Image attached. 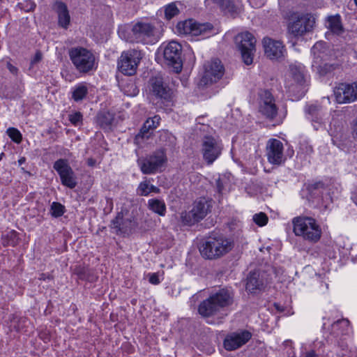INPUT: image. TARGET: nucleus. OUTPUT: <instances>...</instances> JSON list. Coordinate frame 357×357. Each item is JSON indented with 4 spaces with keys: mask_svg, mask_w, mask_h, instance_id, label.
Returning a JSON list of instances; mask_svg holds the SVG:
<instances>
[{
    "mask_svg": "<svg viewBox=\"0 0 357 357\" xmlns=\"http://www.w3.org/2000/svg\"><path fill=\"white\" fill-rule=\"evenodd\" d=\"M160 118L158 116H155L152 119H147L144 123V129L152 130L155 128L159 123Z\"/></svg>",
    "mask_w": 357,
    "mask_h": 357,
    "instance_id": "obj_40",
    "label": "nucleus"
},
{
    "mask_svg": "<svg viewBox=\"0 0 357 357\" xmlns=\"http://www.w3.org/2000/svg\"><path fill=\"white\" fill-rule=\"evenodd\" d=\"M137 191L140 196H148L151 192L159 193L160 189L153 185H150L147 181H143L139 183Z\"/></svg>",
    "mask_w": 357,
    "mask_h": 357,
    "instance_id": "obj_30",
    "label": "nucleus"
},
{
    "mask_svg": "<svg viewBox=\"0 0 357 357\" xmlns=\"http://www.w3.org/2000/svg\"><path fill=\"white\" fill-rule=\"evenodd\" d=\"M52 8L57 13L59 25L64 29H67L70 21L67 6L63 2L56 1Z\"/></svg>",
    "mask_w": 357,
    "mask_h": 357,
    "instance_id": "obj_26",
    "label": "nucleus"
},
{
    "mask_svg": "<svg viewBox=\"0 0 357 357\" xmlns=\"http://www.w3.org/2000/svg\"><path fill=\"white\" fill-rule=\"evenodd\" d=\"M326 26L333 34L340 35L344 32L341 17L339 15L328 17Z\"/></svg>",
    "mask_w": 357,
    "mask_h": 357,
    "instance_id": "obj_27",
    "label": "nucleus"
},
{
    "mask_svg": "<svg viewBox=\"0 0 357 357\" xmlns=\"http://www.w3.org/2000/svg\"><path fill=\"white\" fill-rule=\"evenodd\" d=\"M69 56L79 73H86L94 69L95 56L87 49L81 47H73L69 50Z\"/></svg>",
    "mask_w": 357,
    "mask_h": 357,
    "instance_id": "obj_6",
    "label": "nucleus"
},
{
    "mask_svg": "<svg viewBox=\"0 0 357 357\" xmlns=\"http://www.w3.org/2000/svg\"><path fill=\"white\" fill-rule=\"evenodd\" d=\"M87 165L90 167H93L96 164V160L92 158H89L87 159Z\"/></svg>",
    "mask_w": 357,
    "mask_h": 357,
    "instance_id": "obj_52",
    "label": "nucleus"
},
{
    "mask_svg": "<svg viewBox=\"0 0 357 357\" xmlns=\"http://www.w3.org/2000/svg\"><path fill=\"white\" fill-rule=\"evenodd\" d=\"M315 24V19L309 13H294L289 18L288 33L299 39L311 32Z\"/></svg>",
    "mask_w": 357,
    "mask_h": 357,
    "instance_id": "obj_5",
    "label": "nucleus"
},
{
    "mask_svg": "<svg viewBox=\"0 0 357 357\" xmlns=\"http://www.w3.org/2000/svg\"><path fill=\"white\" fill-rule=\"evenodd\" d=\"M113 121V114L108 112H101L97 116V123L103 129H109Z\"/></svg>",
    "mask_w": 357,
    "mask_h": 357,
    "instance_id": "obj_29",
    "label": "nucleus"
},
{
    "mask_svg": "<svg viewBox=\"0 0 357 357\" xmlns=\"http://www.w3.org/2000/svg\"><path fill=\"white\" fill-rule=\"evenodd\" d=\"M267 215L262 212L256 213L253 215V221L259 226L263 227L268 222Z\"/></svg>",
    "mask_w": 357,
    "mask_h": 357,
    "instance_id": "obj_38",
    "label": "nucleus"
},
{
    "mask_svg": "<svg viewBox=\"0 0 357 357\" xmlns=\"http://www.w3.org/2000/svg\"><path fill=\"white\" fill-rule=\"evenodd\" d=\"M283 144L277 139H271L266 144L268 161L273 165H280L284 161Z\"/></svg>",
    "mask_w": 357,
    "mask_h": 357,
    "instance_id": "obj_21",
    "label": "nucleus"
},
{
    "mask_svg": "<svg viewBox=\"0 0 357 357\" xmlns=\"http://www.w3.org/2000/svg\"><path fill=\"white\" fill-rule=\"evenodd\" d=\"M263 45L265 54L270 59L278 60L284 56L286 50L281 41L265 38L263 40Z\"/></svg>",
    "mask_w": 357,
    "mask_h": 357,
    "instance_id": "obj_25",
    "label": "nucleus"
},
{
    "mask_svg": "<svg viewBox=\"0 0 357 357\" xmlns=\"http://www.w3.org/2000/svg\"><path fill=\"white\" fill-rule=\"evenodd\" d=\"M318 352L313 348H312L310 351H307L303 354L305 357H317Z\"/></svg>",
    "mask_w": 357,
    "mask_h": 357,
    "instance_id": "obj_48",
    "label": "nucleus"
},
{
    "mask_svg": "<svg viewBox=\"0 0 357 357\" xmlns=\"http://www.w3.org/2000/svg\"><path fill=\"white\" fill-rule=\"evenodd\" d=\"M26 6L24 8V7H22V3H20L19 4V6L22 8V9H24L25 11L26 12H29V11H31V10H33L35 7H36V5L33 2L31 1H26Z\"/></svg>",
    "mask_w": 357,
    "mask_h": 357,
    "instance_id": "obj_45",
    "label": "nucleus"
},
{
    "mask_svg": "<svg viewBox=\"0 0 357 357\" xmlns=\"http://www.w3.org/2000/svg\"><path fill=\"white\" fill-rule=\"evenodd\" d=\"M129 90L124 89V93L128 96H136L139 93V89L137 88L135 84L131 83L128 86Z\"/></svg>",
    "mask_w": 357,
    "mask_h": 357,
    "instance_id": "obj_41",
    "label": "nucleus"
},
{
    "mask_svg": "<svg viewBox=\"0 0 357 357\" xmlns=\"http://www.w3.org/2000/svg\"><path fill=\"white\" fill-rule=\"evenodd\" d=\"M135 227V222L130 217L124 216L123 212L118 213L111 221L110 228L117 235L129 234Z\"/></svg>",
    "mask_w": 357,
    "mask_h": 357,
    "instance_id": "obj_23",
    "label": "nucleus"
},
{
    "mask_svg": "<svg viewBox=\"0 0 357 357\" xmlns=\"http://www.w3.org/2000/svg\"><path fill=\"white\" fill-rule=\"evenodd\" d=\"M324 345V344L322 341L316 340L310 345V347L314 349L317 352H319Z\"/></svg>",
    "mask_w": 357,
    "mask_h": 357,
    "instance_id": "obj_46",
    "label": "nucleus"
},
{
    "mask_svg": "<svg viewBox=\"0 0 357 357\" xmlns=\"http://www.w3.org/2000/svg\"><path fill=\"white\" fill-rule=\"evenodd\" d=\"M142 57L141 52L136 50L123 52L119 59L118 68L125 75H134Z\"/></svg>",
    "mask_w": 357,
    "mask_h": 357,
    "instance_id": "obj_12",
    "label": "nucleus"
},
{
    "mask_svg": "<svg viewBox=\"0 0 357 357\" xmlns=\"http://www.w3.org/2000/svg\"><path fill=\"white\" fill-rule=\"evenodd\" d=\"M149 281L153 284H158L160 283L159 276L158 273H150L149 274Z\"/></svg>",
    "mask_w": 357,
    "mask_h": 357,
    "instance_id": "obj_44",
    "label": "nucleus"
},
{
    "mask_svg": "<svg viewBox=\"0 0 357 357\" xmlns=\"http://www.w3.org/2000/svg\"><path fill=\"white\" fill-rule=\"evenodd\" d=\"M356 5L357 6V0H354Z\"/></svg>",
    "mask_w": 357,
    "mask_h": 357,
    "instance_id": "obj_60",
    "label": "nucleus"
},
{
    "mask_svg": "<svg viewBox=\"0 0 357 357\" xmlns=\"http://www.w3.org/2000/svg\"><path fill=\"white\" fill-rule=\"evenodd\" d=\"M7 67H8V69L9 70V71L12 74H13V75H16L17 74L18 70H17V68L15 66H13L10 63H7Z\"/></svg>",
    "mask_w": 357,
    "mask_h": 357,
    "instance_id": "obj_51",
    "label": "nucleus"
},
{
    "mask_svg": "<svg viewBox=\"0 0 357 357\" xmlns=\"http://www.w3.org/2000/svg\"><path fill=\"white\" fill-rule=\"evenodd\" d=\"M148 208L153 212L160 216H164L166 213V205L163 200L158 199H151L148 201Z\"/></svg>",
    "mask_w": 357,
    "mask_h": 357,
    "instance_id": "obj_28",
    "label": "nucleus"
},
{
    "mask_svg": "<svg viewBox=\"0 0 357 357\" xmlns=\"http://www.w3.org/2000/svg\"><path fill=\"white\" fill-rule=\"evenodd\" d=\"M235 43L241 51L243 62L246 65L252 64L256 51L255 36L248 31L240 33L235 37Z\"/></svg>",
    "mask_w": 357,
    "mask_h": 357,
    "instance_id": "obj_8",
    "label": "nucleus"
},
{
    "mask_svg": "<svg viewBox=\"0 0 357 357\" xmlns=\"http://www.w3.org/2000/svg\"><path fill=\"white\" fill-rule=\"evenodd\" d=\"M76 273L77 275H79V278L84 279L85 278V276H84L85 268H84V267H78L76 269Z\"/></svg>",
    "mask_w": 357,
    "mask_h": 357,
    "instance_id": "obj_49",
    "label": "nucleus"
},
{
    "mask_svg": "<svg viewBox=\"0 0 357 357\" xmlns=\"http://www.w3.org/2000/svg\"><path fill=\"white\" fill-rule=\"evenodd\" d=\"M24 160H25L24 158H21L20 160H19L20 164H22Z\"/></svg>",
    "mask_w": 357,
    "mask_h": 357,
    "instance_id": "obj_55",
    "label": "nucleus"
},
{
    "mask_svg": "<svg viewBox=\"0 0 357 357\" xmlns=\"http://www.w3.org/2000/svg\"><path fill=\"white\" fill-rule=\"evenodd\" d=\"M349 321L347 319H339L327 326V323L324 321L322 324V329L324 333H328L329 335L326 336L327 341H332V338H338L340 336L349 335L351 331Z\"/></svg>",
    "mask_w": 357,
    "mask_h": 357,
    "instance_id": "obj_18",
    "label": "nucleus"
},
{
    "mask_svg": "<svg viewBox=\"0 0 357 357\" xmlns=\"http://www.w3.org/2000/svg\"><path fill=\"white\" fill-rule=\"evenodd\" d=\"M306 75L305 66L300 63L289 65V73L285 81V87L296 99L304 96L306 89Z\"/></svg>",
    "mask_w": 357,
    "mask_h": 357,
    "instance_id": "obj_2",
    "label": "nucleus"
},
{
    "mask_svg": "<svg viewBox=\"0 0 357 357\" xmlns=\"http://www.w3.org/2000/svg\"><path fill=\"white\" fill-rule=\"evenodd\" d=\"M150 91L155 98L163 101H169L172 96L170 89L164 83L161 76H155L150 79Z\"/></svg>",
    "mask_w": 357,
    "mask_h": 357,
    "instance_id": "obj_22",
    "label": "nucleus"
},
{
    "mask_svg": "<svg viewBox=\"0 0 357 357\" xmlns=\"http://www.w3.org/2000/svg\"><path fill=\"white\" fill-rule=\"evenodd\" d=\"M65 211L64 206L59 202H53L51 205V214L54 217L61 216Z\"/></svg>",
    "mask_w": 357,
    "mask_h": 357,
    "instance_id": "obj_35",
    "label": "nucleus"
},
{
    "mask_svg": "<svg viewBox=\"0 0 357 357\" xmlns=\"http://www.w3.org/2000/svg\"><path fill=\"white\" fill-rule=\"evenodd\" d=\"M18 234L14 230L9 231L6 234L3 235V238H7L6 244L8 245L14 246L17 241Z\"/></svg>",
    "mask_w": 357,
    "mask_h": 357,
    "instance_id": "obj_37",
    "label": "nucleus"
},
{
    "mask_svg": "<svg viewBox=\"0 0 357 357\" xmlns=\"http://www.w3.org/2000/svg\"><path fill=\"white\" fill-rule=\"evenodd\" d=\"M233 243L222 235H212L199 248L201 255L209 259L219 258L231 250Z\"/></svg>",
    "mask_w": 357,
    "mask_h": 357,
    "instance_id": "obj_3",
    "label": "nucleus"
},
{
    "mask_svg": "<svg viewBox=\"0 0 357 357\" xmlns=\"http://www.w3.org/2000/svg\"><path fill=\"white\" fill-rule=\"evenodd\" d=\"M179 13L176 3H171L165 6V15L167 20H171Z\"/></svg>",
    "mask_w": 357,
    "mask_h": 357,
    "instance_id": "obj_33",
    "label": "nucleus"
},
{
    "mask_svg": "<svg viewBox=\"0 0 357 357\" xmlns=\"http://www.w3.org/2000/svg\"><path fill=\"white\" fill-rule=\"evenodd\" d=\"M88 93V88L84 83H81L77 85L73 91V98L75 101H79Z\"/></svg>",
    "mask_w": 357,
    "mask_h": 357,
    "instance_id": "obj_32",
    "label": "nucleus"
},
{
    "mask_svg": "<svg viewBox=\"0 0 357 357\" xmlns=\"http://www.w3.org/2000/svg\"><path fill=\"white\" fill-rule=\"evenodd\" d=\"M278 108L272 93L268 90L259 93V112L266 119L273 120L278 114Z\"/></svg>",
    "mask_w": 357,
    "mask_h": 357,
    "instance_id": "obj_16",
    "label": "nucleus"
},
{
    "mask_svg": "<svg viewBox=\"0 0 357 357\" xmlns=\"http://www.w3.org/2000/svg\"><path fill=\"white\" fill-rule=\"evenodd\" d=\"M3 155V153H1V154L0 155V160H1V158H2V155Z\"/></svg>",
    "mask_w": 357,
    "mask_h": 357,
    "instance_id": "obj_58",
    "label": "nucleus"
},
{
    "mask_svg": "<svg viewBox=\"0 0 357 357\" xmlns=\"http://www.w3.org/2000/svg\"><path fill=\"white\" fill-rule=\"evenodd\" d=\"M335 100L339 104L350 103L357 100V82L340 84L334 90Z\"/></svg>",
    "mask_w": 357,
    "mask_h": 357,
    "instance_id": "obj_17",
    "label": "nucleus"
},
{
    "mask_svg": "<svg viewBox=\"0 0 357 357\" xmlns=\"http://www.w3.org/2000/svg\"><path fill=\"white\" fill-rule=\"evenodd\" d=\"M307 111L309 114L311 115V121L312 122L313 126L316 130H318L319 127L322 123V118L320 116L318 108L317 106L310 105L308 107Z\"/></svg>",
    "mask_w": 357,
    "mask_h": 357,
    "instance_id": "obj_31",
    "label": "nucleus"
},
{
    "mask_svg": "<svg viewBox=\"0 0 357 357\" xmlns=\"http://www.w3.org/2000/svg\"><path fill=\"white\" fill-rule=\"evenodd\" d=\"M167 160L165 151L159 149L146 157L139 158L137 163L144 174H153L162 171Z\"/></svg>",
    "mask_w": 357,
    "mask_h": 357,
    "instance_id": "obj_7",
    "label": "nucleus"
},
{
    "mask_svg": "<svg viewBox=\"0 0 357 357\" xmlns=\"http://www.w3.org/2000/svg\"><path fill=\"white\" fill-rule=\"evenodd\" d=\"M324 45V43L323 42H317L312 47V51L314 54H316L317 52L320 51Z\"/></svg>",
    "mask_w": 357,
    "mask_h": 357,
    "instance_id": "obj_47",
    "label": "nucleus"
},
{
    "mask_svg": "<svg viewBox=\"0 0 357 357\" xmlns=\"http://www.w3.org/2000/svg\"><path fill=\"white\" fill-rule=\"evenodd\" d=\"M234 303V292L229 289H221L212 294L199 305V313L203 317L216 314L222 309L231 305Z\"/></svg>",
    "mask_w": 357,
    "mask_h": 357,
    "instance_id": "obj_1",
    "label": "nucleus"
},
{
    "mask_svg": "<svg viewBox=\"0 0 357 357\" xmlns=\"http://www.w3.org/2000/svg\"><path fill=\"white\" fill-rule=\"evenodd\" d=\"M294 232L310 242H317L321 236V229L315 219L307 216L296 217L292 220Z\"/></svg>",
    "mask_w": 357,
    "mask_h": 357,
    "instance_id": "obj_4",
    "label": "nucleus"
},
{
    "mask_svg": "<svg viewBox=\"0 0 357 357\" xmlns=\"http://www.w3.org/2000/svg\"><path fill=\"white\" fill-rule=\"evenodd\" d=\"M215 183H216V188H217L218 192L219 193H221L222 191V189H223V185H222L221 180L220 178L217 179L215 181Z\"/></svg>",
    "mask_w": 357,
    "mask_h": 357,
    "instance_id": "obj_50",
    "label": "nucleus"
},
{
    "mask_svg": "<svg viewBox=\"0 0 357 357\" xmlns=\"http://www.w3.org/2000/svg\"><path fill=\"white\" fill-rule=\"evenodd\" d=\"M222 143L211 136L203 138L200 151L204 160L208 165H212L221 155L222 151Z\"/></svg>",
    "mask_w": 357,
    "mask_h": 357,
    "instance_id": "obj_10",
    "label": "nucleus"
},
{
    "mask_svg": "<svg viewBox=\"0 0 357 357\" xmlns=\"http://www.w3.org/2000/svg\"><path fill=\"white\" fill-rule=\"evenodd\" d=\"M289 343H291V341H290V340H286V341L284 342V344H285L286 345H287Z\"/></svg>",
    "mask_w": 357,
    "mask_h": 357,
    "instance_id": "obj_56",
    "label": "nucleus"
},
{
    "mask_svg": "<svg viewBox=\"0 0 357 357\" xmlns=\"http://www.w3.org/2000/svg\"><path fill=\"white\" fill-rule=\"evenodd\" d=\"M69 121L75 126H78L82 124V114L79 112H76L69 114Z\"/></svg>",
    "mask_w": 357,
    "mask_h": 357,
    "instance_id": "obj_39",
    "label": "nucleus"
},
{
    "mask_svg": "<svg viewBox=\"0 0 357 357\" xmlns=\"http://www.w3.org/2000/svg\"><path fill=\"white\" fill-rule=\"evenodd\" d=\"M324 321H326V320H328V319H326V317H324Z\"/></svg>",
    "mask_w": 357,
    "mask_h": 357,
    "instance_id": "obj_59",
    "label": "nucleus"
},
{
    "mask_svg": "<svg viewBox=\"0 0 357 357\" xmlns=\"http://www.w3.org/2000/svg\"><path fill=\"white\" fill-rule=\"evenodd\" d=\"M213 2L218 4L223 10L228 12L233 13L235 11V6L231 0H212Z\"/></svg>",
    "mask_w": 357,
    "mask_h": 357,
    "instance_id": "obj_34",
    "label": "nucleus"
},
{
    "mask_svg": "<svg viewBox=\"0 0 357 357\" xmlns=\"http://www.w3.org/2000/svg\"><path fill=\"white\" fill-rule=\"evenodd\" d=\"M149 130H148V129H144V126H143L142 129L140 130V132L136 136V139H139V138L149 139L151 135Z\"/></svg>",
    "mask_w": 357,
    "mask_h": 357,
    "instance_id": "obj_43",
    "label": "nucleus"
},
{
    "mask_svg": "<svg viewBox=\"0 0 357 357\" xmlns=\"http://www.w3.org/2000/svg\"><path fill=\"white\" fill-rule=\"evenodd\" d=\"M154 27L146 22H137L132 28L130 42H135L142 44L154 43Z\"/></svg>",
    "mask_w": 357,
    "mask_h": 357,
    "instance_id": "obj_13",
    "label": "nucleus"
},
{
    "mask_svg": "<svg viewBox=\"0 0 357 357\" xmlns=\"http://www.w3.org/2000/svg\"><path fill=\"white\" fill-rule=\"evenodd\" d=\"M8 135L15 143H20L22 139V136L20 132L15 128H9L6 131Z\"/></svg>",
    "mask_w": 357,
    "mask_h": 357,
    "instance_id": "obj_36",
    "label": "nucleus"
},
{
    "mask_svg": "<svg viewBox=\"0 0 357 357\" xmlns=\"http://www.w3.org/2000/svg\"><path fill=\"white\" fill-rule=\"evenodd\" d=\"M324 67L325 68H328H328H331L333 66H328L327 64H325Z\"/></svg>",
    "mask_w": 357,
    "mask_h": 357,
    "instance_id": "obj_57",
    "label": "nucleus"
},
{
    "mask_svg": "<svg viewBox=\"0 0 357 357\" xmlns=\"http://www.w3.org/2000/svg\"><path fill=\"white\" fill-rule=\"evenodd\" d=\"M211 202L206 198H200L196 200L191 211L182 213L183 222L188 225H192L202 220L210 211Z\"/></svg>",
    "mask_w": 357,
    "mask_h": 357,
    "instance_id": "obj_11",
    "label": "nucleus"
},
{
    "mask_svg": "<svg viewBox=\"0 0 357 357\" xmlns=\"http://www.w3.org/2000/svg\"><path fill=\"white\" fill-rule=\"evenodd\" d=\"M53 167L59 175L63 185L70 189L76 187L77 184V177L67 160H57L54 162Z\"/></svg>",
    "mask_w": 357,
    "mask_h": 357,
    "instance_id": "obj_14",
    "label": "nucleus"
},
{
    "mask_svg": "<svg viewBox=\"0 0 357 357\" xmlns=\"http://www.w3.org/2000/svg\"><path fill=\"white\" fill-rule=\"evenodd\" d=\"M107 202L109 204V210L111 211L113 208V202L111 199H107Z\"/></svg>",
    "mask_w": 357,
    "mask_h": 357,
    "instance_id": "obj_54",
    "label": "nucleus"
},
{
    "mask_svg": "<svg viewBox=\"0 0 357 357\" xmlns=\"http://www.w3.org/2000/svg\"><path fill=\"white\" fill-rule=\"evenodd\" d=\"M43 58L42 53L40 52H37L33 59L31 60L30 62V68H33L35 65L38 63Z\"/></svg>",
    "mask_w": 357,
    "mask_h": 357,
    "instance_id": "obj_42",
    "label": "nucleus"
},
{
    "mask_svg": "<svg viewBox=\"0 0 357 357\" xmlns=\"http://www.w3.org/2000/svg\"><path fill=\"white\" fill-rule=\"evenodd\" d=\"M251 337L252 334L248 331L232 333L225 337L224 347L227 351L236 350L248 342Z\"/></svg>",
    "mask_w": 357,
    "mask_h": 357,
    "instance_id": "obj_24",
    "label": "nucleus"
},
{
    "mask_svg": "<svg viewBox=\"0 0 357 357\" xmlns=\"http://www.w3.org/2000/svg\"><path fill=\"white\" fill-rule=\"evenodd\" d=\"M225 68L219 59H213L205 66L204 74L202 82L204 84H212L222 78Z\"/></svg>",
    "mask_w": 357,
    "mask_h": 357,
    "instance_id": "obj_19",
    "label": "nucleus"
},
{
    "mask_svg": "<svg viewBox=\"0 0 357 357\" xmlns=\"http://www.w3.org/2000/svg\"><path fill=\"white\" fill-rule=\"evenodd\" d=\"M176 28L180 35L202 36L207 38L212 33L213 26L209 23L200 24L193 20H188L179 22Z\"/></svg>",
    "mask_w": 357,
    "mask_h": 357,
    "instance_id": "obj_9",
    "label": "nucleus"
},
{
    "mask_svg": "<svg viewBox=\"0 0 357 357\" xmlns=\"http://www.w3.org/2000/svg\"><path fill=\"white\" fill-rule=\"evenodd\" d=\"M268 283V279L265 272L255 271L250 272L247 278L246 290L255 294L264 289Z\"/></svg>",
    "mask_w": 357,
    "mask_h": 357,
    "instance_id": "obj_20",
    "label": "nucleus"
},
{
    "mask_svg": "<svg viewBox=\"0 0 357 357\" xmlns=\"http://www.w3.org/2000/svg\"><path fill=\"white\" fill-rule=\"evenodd\" d=\"M353 135H354V137L357 139V122L354 126Z\"/></svg>",
    "mask_w": 357,
    "mask_h": 357,
    "instance_id": "obj_53",
    "label": "nucleus"
},
{
    "mask_svg": "<svg viewBox=\"0 0 357 357\" xmlns=\"http://www.w3.org/2000/svg\"><path fill=\"white\" fill-rule=\"evenodd\" d=\"M181 52V45L174 40L169 42L163 50V56L167 65L172 66L177 73L181 71L183 67Z\"/></svg>",
    "mask_w": 357,
    "mask_h": 357,
    "instance_id": "obj_15",
    "label": "nucleus"
}]
</instances>
